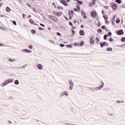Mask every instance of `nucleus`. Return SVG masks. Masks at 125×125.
I'll list each match as a JSON object with an SVG mask.
<instances>
[{
    "label": "nucleus",
    "instance_id": "obj_1",
    "mask_svg": "<svg viewBox=\"0 0 125 125\" xmlns=\"http://www.w3.org/2000/svg\"><path fill=\"white\" fill-rule=\"evenodd\" d=\"M13 83V79H8L6 80L2 84H1V86L3 87L6 85H7L8 83Z\"/></svg>",
    "mask_w": 125,
    "mask_h": 125
},
{
    "label": "nucleus",
    "instance_id": "obj_2",
    "mask_svg": "<svg viewBox=\"0 0 125 125\" xmlns=\"http://www.w3.org/2000/svg\"><path fill=\"white\" fill-rule=\"evenodd\" d=\"M22 52H26L27 53H32V50L27 49H24L21 50Z\"/></svg>",
    "mask_w": 125,
    "mask_h": 125
},
{
    "label": "nucleus",
    "instance_id": "obj_3",
    "mask_svg": "<svg viewBox=\"0 0 125 125\" xmlns=\"http://www.w3.org/2000/svg\"><path fill=\"white\" fill-rule=\"evenodd\" d=\"M105 44H106V46H108V44L106 43V42H101L100 43L101 47H103L104 46V45H105Z\"/></svg>",
    "mask_w": 125,
    "mask_h": 125
},
{
    "label": "nucleus",
    "instance_id": "obj_4",
    "mask_svg": "<svg viewBox=\"0 0 125 125\" xmlns=\"http://www.w3.org/2000/svg\"><path fill=\"white\" fill-rule=\"evenodd\" d=\"M49 18H51V19H52V20H53V21H57V18H56V17L49 16Z\"/></svg>",
    "mask_w": 125,
    "mask_h": 125
},
{
    "label": "nucleus",
    "instance_id": "obj_5",
    "mask_svg": "<svg viewBox=\"0 0 125 125\" xmlns=\"http://www.w3.org/2000/svg\"><path fill=\"white\" fill-rule=\"evenodd\" d=\"M91 16L94 18H95V17H96V12L92 11L91 13Z\"/></svg>",
    "mask_w": 125,
    "mask_h": 125
},
{
    "label": "nucleus",
    "instance_id": "obj_6",
    "mask_svg": "<svg viewBox=\"0 0 125 125\" xmlns=\"http://www.w3.org/2000/svg\"><path fill=\"white\" fill-rule=\"evenodd\" d=\"M60 2L65 5V6H67V2L65 1V0H61Z\"/></svg>",
    "mask_w": 125,
    "mask_h": 125
},
{
    "label": "nucleus",
    "instance_id": "obj_7",
    "mask_svg": "<svg viewBox=\"0 0 125 125\" xmlns=\"http://www.w3.org/2000/svg\"><path fill=\"white\" fill-rule=\"evenodd\" d=\"M96 1V0H93L92 3H90V4H89V7H91V6H93V5L95 4Z\"/></svg>",
    "mask_w": 125,
    "mask_h": 125
},
{
    "label": "nucleus",
    "instance_id": "obj_8",
    "mask_svg": "<svg viewBox=\"0 0 125 125\" xmlns=\"http://www.w3.org/2000/svg\"><path fill=\"white\" fill-rule=\"evenodd\" d=\"M37 67L39 70H42L43 66L41 64H38L37 65Z\"/></svg>",
    "mask_w": 125,
    "mask_h": 125
},
{
    "label": "nucleus",
    "instance_id": "obj_9",
    "mask_svg": "<svg viewBox=\"0 0 125 125\" xmlns=\"http://www.w3.org/2000/svg\"><path fill=\"white\" fill-rule=\"evenodd\" d=\"M117 34H118L119 35H124V31L122 29L118 31Z\"/></svg>",
    "mask_w": 125,
    "mask_h": 125
},
{
    "label": "nucleus",
    "instance_id": "obj_10",
    "mask_svg": "<svg viewBox=\"0 0 125 125\" xmlns=\"http://www.w3.org/2000/svg\"><path fill=\"white\" fill-rule=\"evenodd\" d=\"M89 41H90V43H94V40H93V38L92 37H91L90 38Z\"/></svg>",
    "mask_w": 125,
    "mask_h": 125
},
{
    "label": "nucleus",
    "instance_id": "obj_11",
    "mask_svg": "<svg viewBox=\"0 0 125 125\" xmlns=\"http://www.w3.org/2000/svg\"><path fill=\"white\" fill-rule=\"evenodd\" d=\"M79 34L80 36H83L84 35V32H83V30H80Z\"/></svg>",
    "mask_w": 125,
    "mask_h": 125
},
{
    "label": "nucleus",
    "instance_id": "obj_12",
    "mask_svg": "<svg viewBox=\"0 0 125 125\" xmlns=\"http://www.w3.org/2000/svg\"><path fill=\"white\" fill-rule=\"evenodd\" d=\"M104 87V83H103V82H102V84L101 86H99V88L100 90V89L103 88Z\"/></svg>",
    "mask_w": 125,
    "mask_h": 125
},
{
    "label": "nucleus",
    "instance_id": "obj_13",
    "mask_svg": "<svg viewBox=\"0 0 125 125\" xmlns=\"http://www.w3.org/2000/svg\"><path fill=\"white\" fill-rule=\"evenodd\" d=\"M63 92L64 95H65V96H68L69 93H68V92L64 91Z\"/></svg>",
    "mask_w": 125,
    "mask_h": 125
},
{
    "label": "nucleus",
    "instance_id": "obj_14",
    "mask_svg": "<svg viewBox=\"0 0 125 125\" xmlns=\"http://www.w3.org/2000/svg\"><path fill=\"white\" fill-rule=\"evenodd\" d=\"M8 61H9V62H14V61H15V60L14 59L9 58Z\"/></svg>",
    "mask_w": 125,
    "mask_h": 125
},
{
    "label": "nucleus",
    "instance_id": "obj_15",
    "mask_svg": "<svg viewBox=\"0 0 125 125\" xmlns=\"http://www.w3.org/2000/svg\"><path fill=\"white\" fill-rule=\"evenodd\" d=\"M112 8L113 9H117V5H116V4H113L112 5Z\"/></svg>",
    "mask_w": 125,
    "mask_h": 125
},
{
    "label": "nucleus",
    "instance_id": "obj_16",
    "mask_svg": "<svg viewBox=\"0 0 125 125\" xmlns=\"http://www.w3.org/2000/svg\"><path fill=\"white\" fill-rule=\"evenodd\" d=\"M90 89L91 91H93V92H94V91H95V90H96V88H93V87H92V88H90Z\"/></svg>",
    "mask_w": 125,
    "mask_h": 125
},
{
    "label": "nucleus",
    "instance_id": "obj_17",
    "mask_svg": "<svg viewBox=\"0 0 125 125\" xmlns=\"http://www.w3.org/2000/svg\"><path fill=\"white\" fill-rule=\"evenodd\" d=\"M70 86H74V83H73V81L70 80L69 81Z\"/></svg>",
    "mask_w": 125,
    "mask_h": 125
},
{
    "label": "nucleus",
    "instance_id": "obj_18",
    "mask_svg": "<svg viewBox=\"0 0 125 125\" xmlns=\"http://www.w3.org/2000/svg\"><path fill=\"white\" fill-rule=\"evenodd\" d=\"M107 51H112L113 49L111 47H108L106 49Z\"/></svg>",
    "mask_w": 125,
    "mask_h": 125
},
{
    "label": "nucleus",
    "instance_id": "obj_19",
    "mask_svg": "<svg viewBox=\"0 0 125 125\" xmlns=\"http://www.w3.org/2000/svg\"><path fill=\"white\" fill-rule=\"evenodd\" d=\"M29 22L31 24H33L34 25V24H35V22H34V21L32 20V19H30L29 20Z\"/></svg>",
    "mask_w": 125,
    "mask_h": 125
},
{
    "label": "nucleus",
    "instance_id": "obj_20",
    "mask_svg": "<svg viewBox=\"0 0 125 125\" xmlns=\"http://www.w3.org/2000/svg\"><path fill=\"white\" fill-rule=\"evenodd\" d=\"M57 16H61L62 15V12H59L57 13Z\"/></svg>",
    "mask_w": 125,
    "mask_h": 125
},
{
    "label": "nucleus",
    "instance_id": "obj_21",
    "mask_svg": "<svg viewBox=\"0 0 125 125\" xmlns=\"http://www.w3.org/2000/svg\"><path fill=\"white\" fill-rule=\"evenodd\" d=\"M15 84H19V81L16 80L14 82Z\"/></svg>",
    "mask_w": 125,
    "mask_h": 125
},
{
    "label": "nucleus",
    "instance_id": "obj_22",
    "mask_svg": "<svg viewBox=\"0 0 125 125\" xmlns=\"http://www.w3.org/2000/svg\"><path fill=\"white\" fill-rule=\"evenodd\" d=\"M74 45H75V46H80V43L75 42Z\"/></svg>",
    "mask_w": 125,
    "mask_h": 125
},
{
    "label": "nucleus",
    "instance_id": "obj_23",
    "mask_svg": "<svg viewBox=\"0 0 125 125\" xmlns=\"http://www.w3.org/2000/svg\"><path fill=\"white\" fill-rule=\"evenodd\" d=\"M6 11H7V12H9L10 11V9L9 8V7H7L6 8Z\"/></svg>",
    "mask_w": 125,
    "mask_h": 125
},
{
    "label": "nucleus",
    "instance_id": "obj_24",
    "mask_svg": "<svg viewBox=\"0 0 125 125\" xmlns=\"http://www.w3.org/2000/svg\"><path fill=\"white\" fill-rule=\"evenodd\" d=\"M8 99H9V100H13V96H9L8 97Z\"/></svg>",
    "mask_w": 125,
    "mask_h": 125
},
{
    "label": "nucleus",
    "instance_id": "obj_25",
    "mask_svg": "<svg viewBox=\"0 0 125 125\" xmlns=\"http://www.w3.org/2000/svg\"><path fill=\"white\" fill-rule=\"evenodd\" d=\"M116 2H117V3H122V1L121 0H115Z\"/></svg>",
    "mask_w": 125,
    "mask_h": 125
},
{
    "label": "nucleus",
    "instance_id": "obj_26",
    "mask_svg": "<svg viewBox=\"0 0 125 125\" xmlns=\"http://www.w3.org/2000/svg\"><path fill=\"white\" fill-rule=\"evenodd\" d=\"M77 1V3H78L79 4H83V2H82V1L78 0Z\"/></svg>",
    "mask_w": 125,
    "mask_h": 125
},
{
    "label": "nucleus",
    "instance_id": "obj_27",
    "mask_svg": "<svg viewBox=\"0 0 125 125\" xmlns=\"http://www.w3.org/2000/svg\"><path fill=\"white\" fill-rule=\"evenodd\" d=\"M120 22H121V20H120V19H117V20H116V23H120Z\"/></svg>",
    "mask_w": 125,
    "mask_h": 125
},
{
    "label": "nucleus",
    "instance_id": "obj_28",
    "mask_svg": "<svg viewBox=\"0 0 125 125\" xmlns=\"http://www.w3.org/2000/svg\"><path fill=\"white\" fill-rule=\"evenodd\" d=\"M77 9L78 10V11H80V5L78 4L77 5Z\"/></svg>",
    "mask_w": 125,
    "mask_h": 125
},
{
    "label": "nucleus",
    "instance_id": "obj_29",
    "mask_svg": "<svg viewBox=\"0 0 125 125\" xmlns=\"http://www.w3.org/2000/svg\"><path fill=\"white\" fill-rule=\"evenodd\" d=\"M102 29H103L104 30H106V29H107V28L106 27V26L105 25H103L102 26Z\"/></svg>",
    "mask_w": 125,
    "mask_h": 125
},
{
    "label": "nucleus",
    "instance_id": "obj_30",
    "mask_svg": "<svg viewBox=\"0 0 125 125\" xmlns=\"http://www.w3.org/2000/svg\"><path fill=\"white\" fill-rule=\"evenodd\" d=\"M103 17H104V20H107V19H108V17H107V16H106V15L103 16Z\"/></svg>",
    "mask_w": 125,
    "mask_h": 125
},
{
    "label": "nucleus",
    "instance_id": "obj_31",
    "mask_svg": "<svg viewBox=\"0 0 125 125\" xmlns=\"http://www.w3.org/2000/svg\"><path fill=\"white\" fill-rule=\"evenodd\" d=\"M83 42H81L80 44H79V46H83Z\"/></svg>",
    "mask_w": 125,
    "mask_h": 125
},
{
    "label": "nucleus",
    "instance_id": "obj_32",
    "mask_svg": "<svg viewBox=\"0 0 125 125\" xmlns=\"http://www.w3.org/2000/svg\"><path fill=\"white\" fill-rule=\"evenodd\" d=\"M121 42H125V37H123L121 39Z\"/></svg>",
    "mask_w": 125,
    "mask_h": 125
},
{
    "label": "nucleus",
    "instance_id": "obj_33",
    "mask_svg": "<svg viewBox=\"0 0 125 125\" xmlns=\"http://www.w3.org/2000/svg\"><path fill=\"white\" fill-rule=\"evenodd\" d=\"M107 37H108L107 35H104V40H107Z\"/></svg>",
    "mask_w": 125,
    "mask_h": 125
},
{
    "label": "nucleus",
    "instance_id": "obj_34",
    "mask_svg": "<svg viewBox=\"0 0 125 125\" xmlns=\"http://www.w3.org/2000/svg\"><path fill=\"white\" fill-rule=\"evenodd\" d=\"M81 15H85V12H84V11H82Z\"/></svg>",
    "mask_w": 125,
    "mask_h": 125
},
{
    "label": "nucleus",
    "instance_id": "obj_35",
    "mask_svg": "<svg viewBox=\"0 0 125 125\" xmlns=\"http://www.w3.org/2000/svg\"><path fill=\"white\" fill-rule=\"evenodd\" d=\"M27 65H23L21 67H20L21 69H25V68H26V67H27Z\"/></svg>",
    "mask_w": 125,
    "mask_h": 125
},
{
    "label": "nucleus",
    "instance_id": "obj_36",
    "mask_svg": "<svg viewBox=\"0 0 125 125\" xmlns=\"http://www.w3.org/2000/svg\"><path fill=\"white\" fill-rule=\"evenodd\" d=\"M64 93L62 92V93H61L60 96V97H62V96H64Z\"/></svg>",
    "mask_w": 125,
    "mask_h": 125
},
{
    "label": "nucleus",
    "instance_id": "obj_37",
    "mask_svg": "<svg viewBox=\"0 0 125 125\" xmlns=\"http://www.w3.org/2000/svg\"><path fill=\"white\" fill-rule=\"evenodd\" d=\"M64 93L62 92V93H61L60 96V97H62V96H64Z\"/></svg>",
    "mask_w": 125,
    "mask_h": 125
},
{
    "label": "nucleus",
    "instance_id": "obj_38",
    "mask_svg": "<svg viewBox=\"0 0 125 125\" xmlns=\"http://www.w3.org/2000/svg\"><path fill=\"white\" fill-rule=\"evenodd\" d=\"M107 35H108V36H109V37H111V36H112V33L111 32H108L107 33Z\"/></svg>",
    "mask_w": 125,
    "mask_h": 125
},
{
    "label": "nucleus",
    "instance_id": "obj_39",
    "mask_svg": "<svg viewBox=\"0 0 125 125\" xmlns=\"http://www.w3.org/2000/svg\"><path fill=\"white\" fill-rule=\"evenodd\" d=\"M98 33H102V29H99L98 30Z\"/></svg>",
    "mask_w": 125,
    "mask_h": 125
},
{
    "label": "nucleus",
    "instance_id": "obj_40",
    "mask_svg": "<svg viewBox=\"0 0 125 125\" xmlns=\"http://www.w3.org/2000/svg\"><path fill=\"white\" fill-rule=\"evenodd\" d=\"M58 9H63V7L60 6H58Z\"/></svg>",
    "mask_w": 125,
    "mask_h": 125
},
{
    "label": "nucleus",
    "instance_id": "obj_41",
    "mask_svg": "<svg viewBox=\"0 0 125 125\" xmlns=\"http://www.w3.org/2000/svg\"><path fill=\"white\" fill-rule=\"evenodd\" d=\"M31 33L32 34H36V31L34 30H31Z\"/></svg>",
    "mask_w": 125,
    "mask_h": 125
},
{
    "label": "nucleus",
    "instance_id": "obj_42",
    "mask_svg": "<svg viewBox=\"0 0 125 125\" xmlns=\"http://www.w3.org/2000/svg\"><path fill=\"white\" fill-rule=\"evenodd\" d=\"M60 45L61 46V47H64V46H65V45L62 43L60 44Z\"/></svg>",
    "mask_w": 125,
    "mask_h": 125
},
{
    "label": "nucleus",
    "instance_id": "obj_43",
    "mask_svg": "<svg viewBox=\"0 0 125 125\" xmlns=\"http://www.w3.org/2000/svg\"><path fill=\"white\" fill-rule=\"evenodd\" d=\"M74 86H70L69 88L70 89V90H73V88Z\"/></svg>",
    "mask_w": 125,
    "mask_h": 125
},
{
    "label": "nucleus",
    "instance_id": "obj_44",
    "mask_svg": "<svg viewBox=\"0 0 125 125\" xmlns=\"http://www.w3.org/2000/svg\"><path fill=\"white\" fill-rule=\"evenodd\" d=\"M12 23L14 24V25H16V21H13Z\"/></svg>",
    "mask_w": 125,
    "mask_h": 125
},
{
    "label": "nucleus",
    "instance_id": "obj_45",
    "mask_svg": "<svg viewBox=\"0 0 125 125\" xmlns=\"http://www.w3.org/2000/svg\"><path fill=\"white\" fill-rule=\"evenodd\" d=\"M101 25V24L100 23V22H98V23H97L98 27H100Z\"/></svg>",
    "mask_w": 125,
    "mask_h": 125
},
{
    "label": "nucleus",
    "instance_id": "obj_46",
    "mask_svg": "<svg viewBox=\"0 0 125 125\" xmlns=\"http://www.w3.org/2000/svg\"><path fill=\"white\" fill-rule=\"evenodd\" d=\"M26 5H27V6H28L29 7H32L31 5H30V4H29V3H26Z\"/></svg>",
    "mask_w": 125,
    "mask_h": 125
},
{
    "label": "nucleus",
    "instance_id": "obj_47",
    "mask_svg": "<svg viewBox=\"0 0 125 125\" xmlns=\"http://www.w3.org/2000/svg\"><path fill=\"white\" fill-rule=\"evenodd\" d=\"M33 10L34 12H37V9L35 8H33Z\"/></svg>",
    "mask_w": 125,
    "mask_h": 125
},
{
    "label": "nucleus",
    "instance_id": "obj_48",
    "mask_svg": "<svg viewBox=\"0 0 125 125\" xmlns=\"http://www.w3.org/2000/svg\"><path fill=\"white\" fill-rule=\"evenodd\" d=\"M96 88V90H100V89H99V87H95Z\"/></svg>",
    "mask_w": 125,
    "mask_h": 125
},
{
    "label": "nucleus",
    "instance_id": "obj_49",
    "mask_svg": "<svg viewBox=\"0 0 125 125\" xmlns=\"http://www.w3.org/2000/svg\"><path fill=\"white\" fill-rule=\"evenodd\" d=\"M0 46H4V44L2 43H0Z\"/></svg>",
    "mask_w": 125,
    "mask_h": 125
},
{
    "label": "nucleus",
    "instance_id": "obj_50",
    "mask_svg": "<svg viewBox=\"0 0 125 125\" xmlns=\"http://www.w3.org/2000/svg\"><path fill=\"white\" fill-rule=\"evenodd\" d=\"M57 36H59V37H60L61 36V34H60L59 32H57Z\"/></svg>",
    "mask_w": 125,
    "mask_h": 125
},
{
    "label": "nucleus",
    "instance_id": "obj_51",
    "mask_svg": "<svg viewBox=\"0 0 125 125\" xmlns=\"http://www.w3.org/2000/svg\"><path fill=\"white\" fill-rule=\"evenodd\" d=\"M29 48L30 49H32V48H33V46H32L31 45H29Z\"/></svg>",
    "mask_w": 125,
    "mask_h": 125
},
{
    "label": "nucleus",
    "instance_id": "obj_52",
    "mask_svg": "<svg viewBox=\"0 0 125 125\" xmlns=\"http://www.w3.org/2000/svg\"><path fill=\"white\" fill-rule=\"evenodd\" d=\"M69 24L70 26H73V23H72V22H71V21H69Z\"/></svg>",
    "mask_w": 125,
    "mask_h": 125
},
{
    "label": "nucleus",
    "instance_id": "obj_53",
    "mask_svg": "<svg viewBox=\"0 0 125 125\" xmlns=\"http://www.w3.org/2000/svg\"><path fill=\"white\" fill-rule=\"evenodd\" d=\"M104 8H105L106 9H108V8H109V7H108V6H104Z\"/></svg>",
    "mask_w": 125,
    "mask_h": 125
},
{
    "label": "nucleus",
    "instance_id": "obj_54",
    "mask_svg": "<svg viewBox=\"0 0 125 125\" xmlns=\"http://www.w3.org/2000/svg\"><path fill=\"white\" fill-rule=\"evenodd\" d=\"M26 15H25L24 14H22V17H23V18H25L26 17Z\"/></svg>",
    "mask_w": 125,
    "mask_h": 125
},
{
    "label": "nucleus",
    "instance_id": "obj_55",
    "mask_svg": "<svg viewBox=\"0 0 125 125\" xmlns=\"http://www.w3.org/2000/svg\"><path fill=\"white\" fill-rule=\"evenodd\" d=\"M96 41H97V42H99L100 41L99 38L98 37H96Z\"/></svg>",
    "mask_w": 125,
    "mask_h": 125
},
{
    "label": "nucleus",
    "instance_id": "obj_56",
    "mask_svg": "<svg viewBox=\"0 0 125 125\" xmlns=\"http://www.w3.org/2000/svg\"><path fill=\"white\" fill-rule=\"evenodd\" d=\"M66 46L67 47H72V45H66Z\"/></svg>",
    "mask_w": 125,
    "mask_h": 125
},
{
    "label": "nucleus",
    "instance_id": "obj_57",
    "mask_svg": "<svg viewBox=\"0 0 125 125\" xmlns=\"http://www.w3.org/2000/svg\"><path fill=\"white\" fill-rule=\"evenodd\" d=\"M109 42H113V39L112 38H109Z\"/></svg>",
    "mask_w": 125,
    "mask_h": 125
},
{
    "label": "nucleus",
    "instance_id": "obj_58",
    "mask_svg": "<svg viewBox=\"0 0 125 125\" xmlns=\"http://www.w3.org/2000/svg\"><path fill=\"white\" fill-rule=\"evenodd\" d=\"M39 29L40 30V31H42V30H43V28H42V27H39Z\"/></svg>",
    "mask_w": 125,
    "mask_h": 125
},
{
    "label": "nucleus",
    "instance_id": "obj_59",
    "mask_svg": "<svg viewBox=\"0 0 125 125\" xmlns=\"http://www.w3.org/2000/svg\"><path fill=\"white\" fill-rule=\"evenodd\" d=\"M74 11H79V10H78L77 8H75L74 9Z\"/></svg>",
    "mask_w": 125,
    "mask_h": 125
},
{
    "label": "nucleus",
    "instance_id": "obj_60",
    "mask_svg": "<svg viewBox=\"0 0 125 125\" xmlns=\"http://www.w3.org/2000/svg\"><path fill=\"white\" fill-rule=\"evenodd\" d=\"M41 26H42V27H44V24L42 23H40Z\"/></svg>",
    "mask_w": 125,
    "mask_h": 125
},
{
    "label": "nucleus",
    "instance_id": "obj_61",
    "mask_svg": "<svg viewBox=\"0 0 125 125\" xmlns=\"http://www.w3.org/2000/svg\"><path fill=\"white\" fill-rule=\"evenodd\" d=\"M116 16H117L116 15H115L113 18L112 19L114 20L115 18H116Z\"/></svg>",
    "mask_w": 125,
    "mask_h": 125
},
{
    "label": "nucleus",
    "instance_id": "obj_62",
    "mask_svg": "<svg viewBox=\"0 0 125 125\" xmlns=\"http://www.w3.org/2000/svg\"><path fill=\"white\" fill-rule=\"evenodd\" d=\"M71 14H74V11L71 10Z\"/></svg>",
    "mask_w": 125,
    "mask_h": 125
},
{
    "label": "nucleus",
    "instance_id": "obj_63",
    "mask_svg": "<svg viewBox=\"0 0 125 125\" xmlns=\"http://www.w3.org/2000/svg\"><path fill=\"white\" fill-rule=\"evenodd\" d=\"M83 18H84V19H86V16H84L83 17Z\"/></svg>",
    "mask_w": 125,
    "mask_h": 125
},
{
    "label": "nucleus",
    "instance_id": "obj_64",
    "mask_svg": "<svg viewBox=\"0 0 125 125\" xmlns=\"http://www.w3.org/2000/svg\"><path fill=\"white\" fill-rule=\"evenodd\" d=\"M8 123L10 124L11 125V124H12V123H11V122H10V121H8Z\"/></svg>",
    "mask_w": 125,
    "mask_h": 125
}]
</instances>
